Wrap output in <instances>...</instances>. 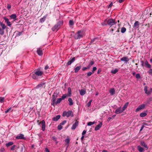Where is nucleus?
Masks as SVG:
<instances>
[{"instance_id":"f8f14e48","label":"nucleus","mask_w":152,"mask_h":152,"mask_svg":"<svg viewBox=\"0 0 152 152\" xmlns=\"http://www.w3.org/2000/svg\"><path fill=\"white\" fill-rule=\"evenodd\" d=\"M70 141V139L68 137H67V138L65 140V142L66 143L67 146L66 148V150H67V148H68L69 145V143Z\"/></svg>"},{"instance_id":"ea45409f","label":"nucleus","mask_w":152,"mask_h":152,"mask_svg":"<svg viewBox=\"0 0 152 152\" xmlns=\"http://www.w3.org/2000/svg\"><path fill=\"white\" fill-rule=\"evenodd\" d=\"M4 29H1V27H0V34L1 35H3L4 34Z\"/></svg>"},{"instance_id":"58836bf2","label":"nucleus","mask_w":152,"mask_h":152,"mask_svg":"<svg viewBox=\"0 0 152 152\" xmlns=\"http://www.w3.org/2000/svg\"><path fill=\"white\" fill-rule=\"evenodd\" d=\"M5 101V98L4 97H0V103H2Z\"/></svg>"},{"instance_id":"8fccbe9b","label":"nucleus","mask_w":152,"mask_h":152,"mask_svg":"<svg viewBox=\"0 0 152 152\" xmlns=\"http://www.w3.org/2000/svg\"><path fill=\"white\" fill-rule=\"evenodd\" d=\"M97 68L96 67H94L93 68L92 70V72L93 73H94L95 71L96 70Z\"/></svg>"},{"instance_id":"20e7f679","label":"nucleus","mask_w":152,"mask_h":152,"mask_svg":"<svg viewBox=\"0 0 152 152\" xmlns=\"http://www.w3.org/2000/svg\"><path fill=\"white\" fill-rule=\"evenodd\" d=\"M62 115L64 117L66 116L67 117H69L70 116L72 117L74 116L73 112L71 110L64 111Z\"/></svg>"},{"instance_id":"2f4dec72","label":"nucleus","mask_w":152,"mask_h":152,"mask_svg":"<svg viewBox=\"0 0 152 152\" xmlns=\"http://www.w3.org/2000/svg\"><path fill=\"white\" fill-rule=\"evenodd\" d=\"M10 17L11 18L15 20L17 16L15 14H13L10 16Z\"/></svg>"},{"instance_id":"6ab92c4d","label":"nucleus","mask_w":152,"mask_h":152,"mask_svg":"<svg viewBox=\"0 0 152 152\" xmlns=\"http://www.w3.org/2000/svg\"><path fill=\"white\" fill-rule=\"evenodd\" d=\"M121 61L127 62L129 61L128 58L127 57H123L121 58Z\"/></svg>"},{"instance_id":"1a4fd4ad","label":"nucleus","mask_w":152,"mask_h":152,"mask_svg":"<svg viewBox=\"0 0 152 152\" xmlns=\"http://www.w3.org/2000/svg\"><path fill=\"white\" fill-rule=\"evenodd\" d=\"M124 111L122 109V108L121 107H120L116 109L115 110V113L117 114L121 113H122Z\"/></svg>"},{"instance_id":"774afa93","label":"nucleus","mask_w":152,"mask_h":152,"mask_svg":"<svg viewBox=\"0 0 152 152\" xmlns=\"http://www.w3.org/2000/svg\"><path fill=\"white\" fill-rule=\"evenodd\" d=\"M45 152H50L49 151V150L47 148H45Z\"/></svg>"},{"instance_id":"37998d69","label":"nucleus","mask_w":152,"mask_h":152,"mask_svg":"<svg viewBox=\"0 0 152 152\" xmlns=\"http://www.w3.org/2000/svg\"><path fill=\"white\" fill-rule=\"evenodd\" d=\"M96 39V38H94V39H92L91 40V41L90 43V44H93L94 43H95V39Z\"/></svg>"},{"instance_id":"9d476101","label":"nucleus","mask_w":152,"mask_h":152,"mask_svg":"<svg viewBox=\"0 0 152 152\" xmlns=\"http://www.w3.org/2000/svg\"><path fill=\"white\" fill-rule=\"evenodd\" d=\"M16 138L17 139H25L26 138L24 137V135L22 134H20L18 135L16 137Z\"/></svg>"},{"instance_id":"5fc2aeb1","label":"nucleus","mask_w":152,"mask_h":152,"mask_svg":"<svg viewBox=\"0 0 152 152\" xmlns=\"http://www.w3.org/2000/svg\"><path fill=\"white\" fill-rule=\"evenodd\" d=\"M15 147H16L15 145H13L11 147V150H12V151L14 150L15 149Z\"/></svg>"},{"instance_id":"603ef678","label":"nucleus","mask_w":152,"mask_h":152,"mask_svg":"<svg viewBox=\"0 0 152 152\" xmlns=\"http://www.w3.org/2000/svg\"><path fill=\"white\" fill-rule=\"evenodd\" d=\"M136 77L137 79H139L140 77V74L138 73L136 75Z\"/></svg>"},{"instance_id":"bb28decb","label":"nucleus","mask_w":152,"mask_h":152,"mask_svg":"<svg viewBox=\"0 0 152 152\" xmlns=\"http://www.w3.org/2000/svg\"><path fill=\"white\" fill-rule=\"evenodd\" d=\"M81 66H77L76 67L75 69V73L77 72L80 69Z\"/></svg>"},{"instance_id":"c85d7f7f","label":"nucleus","mask_w":152,"mask_h":152,"mask_svg":"<svg viewBox=\"0 0 152 152\" xmlns=\"http://www.w3.org/2000/svg\"><path fill=\"white\" fill-rule=\"evenodd\" d=\"M141 144L145 148H147V149L148 148V147L147 146V145L146 144L145 142L144 141H141Z\"/></svg>"},{"instance_id":"39448f33","label":"nucleus","mask_w":152,"mask_h":152,"mask_svg":"<svg viewBox=\"0 0 152 152\" xmlns=\"http://www.w3.org/2000/svg\"><path fill=\"white\" fill-rule=\"evenodd\" d=\"M58 94L57 92H55L52 95V100L51 105H54L56 100V98L58 97Z\"/></svg>"},{"instance_id":"72a5a7b5","label":"nucleus","mask_w":152,"mask_h":152,"mask_svg":"<svg viewBox=\"0 0 152 152\" xmlns=\"http://www.w3.org/2000/svg\"><path fill=\"white\" fill-rule=\"evenodd\" d=\"M32 77L34 79H38V76L36 75L34 73V74H33Z\"/></svg>"},{"instance_id":"680f3d73","label":"nucleus","mask_w":152,"mask_h":152,"mask_svg":"<svg viewBox=\"0 0 152 152\" xmlns=\"http://www.w3.org/2000/svg\"><path fill=\"white\" fill-rule=\"evenodd\" d=\"M6 23H7V25H8V26H9L10 27L12 25V24L10 21H9L8 22H7Z\"/></svg>"},{"instance_id":"4c0bfd02","label":"nucleus","mask_w":152,"mask_h":152,"mask_svg":"<svg viewBox=\"0 0 152 152\" xmlns=\"http://www.w3.org/2000/svg\"><path fill=\"white\" fill-rule=\"evenodd\" d=\"M126 31V29L125 28L123 27L121 28V32L122 33H124Z\"/></svg>"},{"instance_id":"7c9ffc66","label":"nucleus","mask_w":152,"mask_h":152,"mask_svg":"<svg viewBox=\"0 0 152 152\" xmlns=\"http://www.w3.org/2000/svg\"><path fill=\"white\" fill-rule=\"evenodd\" d=\"M137 148L138 151L140 152H143V151L144 149L140 147V146H137Z\"/></svg>"},{"instance_id":"412c9836","label":"nucleus","mask_w":152,"mask_h":152,"mask_svg":"<svg viewBox=\"0 0 152 152\" xmlns=\"http://www.w3.org/2000/svg\"><path fill=\"white\" fill-rule=\"evenodd\" d=\"M139 22L138 21H136L134 24V27L137 28L139 27Z\"/></svg>"},{"instance_id":"bf43d9fd","label":"nucleus","mask_w":152,"mask_h":152,"mask_svg":"<svg viewBox=\"0 0 152 152\" xmlns=\"http://www.w3.org/2000/svg\"><path fill=\"white\" fill-rule=\"evenodd\" d=\"M11 5L10 4H8L7 6V8L8 9V10H10V9L11 8Z\"/></svg>"},{"instance_id":"a211bd4d","label":"nucleus","mask_w":152,"mask_h":152,"mask_svg":"<svg viewBox=\"0 0 152 152\" xmlns=\"http://www.w3.org/2000/svg\"><path fill=\"white\" fill-rule=\"evenodd\" d=\"M80 91V93L81 95H83L86 93V91L85 89H81Z\"/></svg>"},{"instance_id":"052dcab7","label":"nucleus","mask_w":152,"mask_h":152,"mask_svg":"<svg viewBox=\"0 0 152 152\" xmlns=\"http://www.w3.org/2000/svg\"><path fill=\"white\" fill-rule=\"evenodd\" d=\"M52 139L54 141H56L57 140V138H56L54 136H53L52 137Z\"/></svg>"},{"instance_id":"f704fd0d","label":"nucleus","mask_w":152,"mask_h":152,"mask_svg":"<svg viewBox=\"0 0 152 152\" xmlns=\"http://www.w3.org/2000/svg\"><path fill=\"white\" fill-rule=\"evenodd\" d=\"M61 100H62V99L61 98H59L58 99L57 101H56V102H55V104H57L59 103H60L61 102Z\"/></svg>"},{"instance_id":"69168bd1","label":"nucleus","mask_w":152,"mask_h":152,"mask_svg":"<svg viewBox=\"0 0 152 152\" xmlns=\"http://www.w3.org/2000/svg\"><path fill=\"white\" fill-rule=\"evenodd\" d=\"M88 69V68H87V67H83L82 68V70L83 71H84V70H85L87 69Z\"/></svg>"},{"instance_id":"de8ad7c7","label":"nucleus","mask_w":152,"mask_h":152,"mask_svg":"<svg viewBox=\"0 0 152 152\" xmlns=\"http://www.w3.org/2000/svg\"><path fill=\"white\" fill-rule=\"evenodd\" d=\"M3 18L4 19V20H5V22L6 23H7V22H8L9 21V19L7 18L6 17H4Z\"/></svg>"},{"instance_id":"4d7b16f0","label":"nucleus","mask_w":152,"mask_h":152,"mask_svg":"<svg viewBox=\"0 0 152 152\" xmlns=\"http://www.w3.org/2000/svg\"><path fill=\"white\" fill-rule=\"evenodd\" d=\"M140 110H141V109L140 108V107L139 106L136 109L135 111L136 112H138Z\"/></svg>"},{"instance_id":"a18cd8bd","label":"nucleus","mask_w":152,"mask_h":152,"mask_svg":"<svg viewBox=\"0 0 152 152\" xmlns=\"http://www.w3.org/2000/svg\"><path fill=\"white\" fill-rule=\"evenodd\" d=\"M69 25L70 26H73L74 25V23L72 20H70L69 22Z\"/></svg>"},{"instance_id":"c756f323","label":"nucleus","mask_w":152,"mask_h":152,"mask_svg":"<svg viewBox=\"0 0 152 152\" xmlns=\"http://www.w3.org/2000/svg\"><path fill=\"white\" fill-rule=\"evenodd\" d=\"M0 25L3 29H4L6 28V25L2 22H0Z\"/></svg>"},{"instance_id":"9b49d317","label":"nucleus","mask_w":152,"mask_h":152,"mask_svg":"<svg viewBox=\"0 0 152 152\" xmlns=\"http://www.w3.org/2000/svg\"><path fill=\"white\" fill-rule=\"evenodd\" d=\"M40 124H41L42 130L43 131H44L45 129V122L44 120H42L40 122Z\"/></svg>"},{"instance_id":"c03bdc74","label":"nucleus","mask_w":152,"mask_h":152,"mask_svg":"<svg viewBox=\"0 0 152 152\" xmlns=\"http://www.w3.org/2000/svg\"><path fill=\"white\" fill-rule=\"evenodd\" d=\"M92 100L91 99L89 101V102H88L87 104V107H89L91 106V102H92Z\"/></svg>"},{"instance_id":"ddd939ff","label":"nucleus","mask_w":152,"mask_h":152,"mask_svg":"<svg viewBox=\"0 0 152 152\" xmlns=\"http://www.w3.org/2000/svg\"><path fill=\"white\" fill-rule=\"evenodd\" d=\"M102 122H100L98 125L95 127V130L97 131L102 126Z\"/></svg>"},{"instance_id":"3c124183","label":"nucleus","mask_w":152,"mask_h":152,"mask_svg":"<svg viewBox=\"0 0 152 152\" xmlns=\"http://www.w3.org/2000/svg\"><path fill=\"white\" fill-rule=\"evenodd\" d=\"M149 74L151 75H152V69H150L148 72Z\"/></svg>"},{"instance_id":"0e129e2a","label":"nucleus","mask_w":152,"mask_h":152,"mask_svg":"<svg viewBox=\"0 0 152 152\" xmlns=\"http://www.w3.org/2000/svg\"><path fill=\"white\" fill-rule=\"evenodd\" d=\"M86 130H84L82 133V135H84L86 133Z\"/></svg>"},{"instance_id":"4468645a","label":"nucleus","mask_w":152,"mask_h":152,"mask_svg":"<svg viewBox=\"0 0 152 152\" xmlns=\"http://www.w3.org/2000/svg\"><path fill=\"white\" fill-rule=\"evenodd\" d=\"M47 15H46L44 16L42 18H41L40 20H39V22L41 23H42L44 22V21L45 20L47 17Z\"/></svg>"},{"instance_id":"c9c22d12","label":"nucleus","mask_w":152,"mask_h":152,"mask_svg":"<svg viewBox=\"0 0 152 152\" xmlns=\"http://www.w3.org/2000/svg\"><path fill=\"white\" fill-rule=\"evenodd\" d=\"M147 114L145 113H142L140 114V116L141 117H143L147 115Z\"/></svg>"},{"instance_id":"2eb2a0df","label":"nucleus","mask_w":152,"mask_h":152,"mask_svg":"<svg viewBox=\"0 0 152 152\" xmlns=\"http://www.w3.org/2000/svg\"><path fill=\"white\" fill-rule=\"evenodd\" d=\"M37 52L39 55L41 56L42 55L43 53L42 49L40 48H38L37 50Z\"/></svg>"},{"instance_id":"393cba45","label":"nucleus","mask_w":152,"mask_h":152,"mask_svg":"<svg viewBox=\"0 0 152 152\" xmlns=\"http://www.w3.org/2000/svg\"><path fill=\"white\" fill-rule=\"evenodd\" d=\"M129 104V102H127L124 105V106L123 107L122 109L124 111V110L126 109L128 105Z\"/></svg>"},{"instance_id":"f257e3e1","label":"nucleus","mask_w":152,"mask_h":152,"mask_svg":"<svg viewBox=\"0 0 152 152\" xmlns=\"http://www.w3.org/2000/svg\"><path fill=\"white\" fill-rule=\"evenodd\" d=\"M84 35V32L82 31H79L75 34L74 37L76 39H79L82 38Z\"/></svg>"},{"instance_id":"473e14b6","label":"nucleus","mask_w":152,"mask_h":152,"mask_svg":"<svg viewBox=\"0 0 152 152\" xmlns=\"http://www.w3.org/2000/svg\"><path fill=\"white\" fill-rule=\"evenodd\" d=\"M68 96H70L71 95V89L70 87L68 88Z\"/></svg>"},{"instance_id":"13d9d810","label":"nucleus","mask_w":152,"mask_h":152,"mask_svg":"<svg viewBox=\"0 0 152 152\" xmlns=\"http://www.w3.org/2000/svg\"><path fill=\"white\" fill-rule=\"evenodd\" d=\"M11 107H10V108L9 109H7V110H6L5 111V113H7L10 110H11Z\"/></svg>"},{"instance_id":"79ce46f5","label":"nucleus","mask_w":152,"mask_h":152,"mask_svg":"<svg viewBox=\"0 0 152 152\" xmlns=\"http://www.w3.org/2000/svg\"><path fill=\"white\" fill-rule=\"evenodd\" d=\"M140 107V109H144L145 107V104H142L141 105L139 106Z\"/></svg>"},{"instance_id":"5701e85b","label":"nucleus","mask_w":152,"mask_h":152,"mask_svg":"<svg viewBox=\"0 0 152 152\" xmlns=\"http://www.w3.org/2000/svg\"><path fill=\"white\" fill-rule=\"evenodd\" d=\"M94 64V61H90V64L88 65L87 66V68H88V69H90L91 66L93 65Z\"/></svg>"},{"instance_id":"e2e57ef3","label":"nucleus","mask_w":152,"mask_h":152,"mask_svg":"<svg viewBox=\"0 0 152 152\" xmlns=\"http://www.w3.org/2000/svg\"><path fill=\"white\" fill-rule=\"evenodd\" d=\"M92 125V122H88L87 124V125L89 126H90Z\"/></svg>"},{"instance_id":"f3484780","label":"nucleus","mask_w":152,"mask_h":152,"mask_svg":"<svg viewBox=\"0 0 152 152\" xmlns=\"http://www.w3.org/2000/svg\"><path fill=\"white\" fill-rule=\"evenodd\" d=\"M61 117V116L59 115H57L55 117H54L52 118V120L53 121H58Z\"/></svg>"},{"instance_id":"338daca9","label":"nucleus","mask_w":152,"mask_h":152,"mask_svg":"<svg viewBox=\"0 0 152 152\" xmlns=\"http://www.w3.org/2000/svg\"><path fill=\"white\" fill-rule=\"evenodd\" d=\"M113 4V2H111L110 3V4L109 5V6L108 8H109L111 7L112 6Z\"/></svg>"},{"instance_id":"49530a36","label":"nucleus","mask_w":152,"mask_h":152,"mask_svg":"<svg viewBox=\"0 0 152 152\" xmlns=\"http://www.w3.org/2000/svg\"><path fill=\"white\" fill-rule=\"evenodd\" d=\"M152 101V98H149L147 101V103H149L150 102Z\"/></svg>"},{"instance_id":"7ed1b4c3","label":"nucleus","mask_w":152,"mask_h":152,"mask_svg":"<svg viewBox=\"0 0 152 152\" xmlns=\"http://www.w3.org/2000/svg\"><path fill=\"white\" fill-rule=\"evenodd\" d=\"M104 22L107 23V24L110 27L115 25L116 23V22L115 21V20L112 18L108 19V20H106Z\"/></svg>"},{"instance_id":"f03ea898","label":"nucleus","mask_w":152,"mask_h":152,"mask_svg":"<svg viewBox=\"0 0 152 152\" xmlns=\"http://www.w3.org/2000/svg\"><path fill=\"white\" fill-rule=\"evenodd\" d=\"M63 23V22L62 21H59L56 24L54 27L52 28V30L53 31H54L56 30H58Z\"/></svg>"},{"instance_id":"6e6d98bb","label":"nucleus","mask_w":152,"mask_h":152,"mask_svg":"<svg viewBox=\"0 0 152 152\" xmlns=\"http://www.w3.org/2000/svg\"><path fill=\"white\" fill-rule=\"evenodd\" d=\"M66 120H64L62 121V122H61L60 124L61 125H64L66 123Z\"/></svg>"},{"instance_id":"a878e982","label":"nucleus","mask_w":152,"mask_h":152,"mask_svg":"<svg viewBox=\"0 0 152 152\" xmlns=\"http://www.w3.org/2000/svg\"><path fill=\"white\" fill-rule=\"evenodd\" d=\"M109 92L111 95H113L115 94V89L114 88L111 89L110 90Z\"/></svg>"},{"instance_id":"09e8293b","label":"nucleus","mask_w":152,"mask_h":152,"mask_svg":"<svg viewBox=\"0 0 152 152\" xmlns=\"http://www.w3.org/2000/svg\"><path fill=\"white\" fill-rule=\"evenodd\" d=\"M62 125H61L60 124L58 126V129L60 130L62 129Z\"/></svg>"},{"instance_id":"e433bc0d","label":"nucleus","mask_w":152,"mask_h":152,"mask_svg":"<svg viewBox=\"0 0 152 152\" xmlns=\"http://www.w3.org/2000/svg\"><path fill=\"white\" fill-rule=\"evenodd\" d=\"M13 144L12 142H11L6 144V145L7 147H9L11 145H12Z\"/></svg>"},{"instance_id":"cd10ccee","label":"nucleus","mask_w":152,"mask_h":152,"mask_svg":"<svg viewBox=\"0 0 152 152\" xmlns=\"http://www.w3.org/2000/svg\"><path fill=\"white\" fill-rule=\"evenodd\" d=\"M118 71V69L117 68L115 69H113L111 70V72L113 74H115Z\"/></svg>"},{"instance_id":"423d86ee","label":"nucleus","mask_w":152,"mask_h":152,"mask_svg":"<svg viewBox=\"0 0 152 152\" xmlns=\"http://www.w3.org/2000/svg\"><path fill=\"white\" fill-rule=\"evenodd\" d=\"M34 73L38 77L42 76L43 74L42 71L38 69L34 70Z\"/></svg>"},{"instance_id":"dca6fc26","label":"nucleus","mask_w":152,"mask_h":152,"mask_svg":"<svg viewBox=\"0 0 152 152\" xmlns=\"http://www.w3.org/2000/svg\"><path fill=\"white\" fill-rule=\"evenodd\" d=\"M75 60V58L73 57L71 60L69 61L67 63V65H70Z\"/></svg>"},{"instance_id":"6e6552de","label":"nucleus","mask_w":152,"mask_h":152,"mask_svg":"<svg viewBox=\"0 0 152 152\" xmlns=\"http://www.w3.org/2000/svg\"><path fill=\"white\" fill-rule=\"evenodd\" d=\"M79 124V121L77 120H76L75 122L72 125L71 129L72 130H75L76 127L78 126Z\"/></svg>"},{"instance_id":"aec40b11","label":"nucleus","mask_w":152,"mask_h":152,"mask_svg":"<svg viewBox=\"0 0 152 152\" xmlns=\"http://www.w3.org/2000/svg\"><path fill=\"white\" fill-rule=\"evenodd\" d=\"M145 64L146 66L148 68L150 69L151 68V65L149 64L148 62V61H147V60H146L145 62Z\"/></svg>"},{"instance_id":"864d4df0","label":"nucleus","mask_w":152,"mask_h":152,"mask_svg":"<svg viewBox=\"0 0 152 152\" xmlns=\"http://www.w3.org/2000/svg\"><path fill=\"white\" fill-rule=\"evenodd\" d=\"M92 73V72H88L87 73V75L88 77H89L91 75Z\"/></svg>"},{"instance_id":"b1692460","label":"nucleus","mask_w":152,"mask_h":152,"mask_svg":"<svg viewBox=\"0 0 152 152\" xmlns=\"http://www.w3.org/2000/svg\"><path fill=\"white\" fill-rule=\"evenodd\" d=\"M45 83H41L39 85H38L37 86H36V88H42L43 87V86L45 85Z\"/></svg>"},{"instance_id":"a19ab883","label":"nucleus","mask_w":152,"mask_h":152,"mask_svg":"<svg viewBox=\"0 0 152 152\" xmlns=\"http://www.w3.org/2000/svg\"><path fill=\"white\" fill-rule=\"evenodd\" d=\"M67 96V95L66 94H64L62 96L61 98V99L62 100H64Z\"/></svg>"},{"instance_id":"0eeeda50","label":"nucleus","mask_w":152,"mask_h":152,"mask_svg":"<svg viewBox=\"0 0 152 152\" xmlns=\"http://www.w3.org/2000/svg\"><path fill=\"white\" fill-rule=\"evenodd\" d=\"M148 88L147 86H145L144 88V90L145 93L148 94H150L152 91V88H151L150 89L148 90H147Z\"/></svg>"},{"instance_id":"4be33fe9","label":"nucleus","mask_w":152,"mask_h":152,"mask_svg":"<svg viewBox=\"0 0 152 152\" xmlns=\"http://www.w3.org/2000/svg\"><path fill=\"white\" fill-rule=\"evenodd\" d=\"M68 101L69 102V105L70 106L72 105L73 104V100L71 98H69L68 99Z\"/></svg>"}]
</instances>
